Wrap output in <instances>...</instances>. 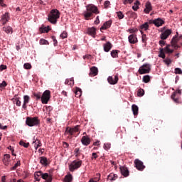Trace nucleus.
I'll return each mask as SVG.
<instances>
[{"label":"nucleus","mask_w":182,"mask_h":182,"mask_svg":"<svg viewBox=\"0 0 182 182\" xmlns=\"http://www.w3.org/2000/svg\"><path fill=\"white\" fill-rule=\"evenodd\" d=\"M49 31H50V28L49 26L45 27L43 28V32H46V33H48V32H49Z\"/></svg>","instance_id":"bf43d9fd"},{"label":"nucleus","mask_w":182,"mask_h":182,"mask_svg":"<svg viewBox=\"0 0 182 182\" xmlns=\"http://www.w3.org/2000/svg\"><path fill=\"white\" fill-rule=\"evenodd\" d=\"M63 146L65 149H68L69 147V144L68 142H63Z\"/></svg>","instance_id":"e2e57ef3"},{"label":"nucleus","mask_w":182,"mask_h":182,"mask_svg":"<svg viewBox=\"0 0 182 182\" xmlns=\"http://www.w3.org/2000/svg\"><path fill=\"white\" fill-rule=\"evenodd\" d=\"M92 160H93V159L95 160H96V159H97V157H98L97 153H95V152L92 153Z\"/></svg>","instance_id":"6e6d98bb"},{"label":"nucleus","mask_w":182,"mask_h":182,"mask_svg":"<svg viewBox=\"0 0 182 182\" xmlns=\"http://www.w3.org/2000/svg\"><path fill=\"white\" fill-rule=\"evenodd\" d=\"M23 68L24 69H32V65H31V63H25L23 65Z\"/></svg>","instance_id":"8fccbe9b"},{"label":"nucleus","mask_w":182,"mask_h":182,"mask_svg":"<svg viewBox=\"0 0 182 182\" xmlns=\"http://www.w3.org/2000/svg\"><path fill=\"white\" fill-rule=\"evenodd\" d=\"M141 33L142 35L141 41H142L143 43H146V42L147 41V36H146V34L143 33V31H141Z\"/></svg>","instance_id":"58836bf2"},{"label":"nucleus","mask_w":182,"mask_h":182,"mask_svg":"<svg viewBox=\"0 0 182 182\" xmlns=\"http://www.w3.org/2000/svg\"><path fill=\"white\" fill-rule=\"evenodd\" d=\"M171 29H166L161 34V39H162V41L167 39V38L171 35Z\"/></svg>","instance_id":"2eb2a0df"},{"label":"nucleus","mask_w":182,"mask_h":182,"mask_svg":"<svg viewBox=\"0 0 182 182\" xmlns=\"http://www.w3.org/2000/svg\"><path fill=\"white\" fill-rule=\"evenodd\" d=\"M151 11H153V6H151V3L150 1H147L145 4L144 12L145 14H150Z\"/></svg>","instance_id":"dca6fc26"},{"label":"nucleus","mask_w":182,"mask_h":182,"mask_svg":"<svg viewBox=\"0 0 182 182\" xmlns=\"http://www.w3.org/2000/svg\"><path fill=\"white\" fill-rule=\"evenodd\" d=\"M120 172L124 177H129V169L126 166H120Z\"/></svg>","instance_id":"6ab92c4d"},{"label":"nucleus","mask_w":182,"mask_h":182,"mask_svg":"<svg viewBox=\"0 0 182 182\" xmlns=\"http://www.w3.org/2000/svg\"><path fill=\"white\" fill-rule=\"evenodd\" d=\"M110 5L109 1H105L104 3V6L105 9H107L109 8V6Z\"/></svg>","instance_id":"603ef678"},{"label":"nucleus","mask_w":182,"mask_h":182,"mask_svg":"<svg viewBox=\"0 0 182 182\" xmlns=\"http://www.w3.org/2000/svg\"><path fill=\"white\" fill-rule=\"evenodd\" d=\"M100 21L99 20V16H97L96 20L94 21V23H95V25H99Z\"/></svg>","instance_id":"680f3d73"},{"label":"nucleus","mask_w":182,"mask_h":182,"mask_svg":"<svg viewBox=\"0 0 182 182\" xmlns=\"http://www.w3.org/2000/svg\"><path fill=\"white\" fill-rule=\"evenodd\" d=\"M60 38H62V39H65L66 38H68V32L66 31H63L61 34H60Z\"/></svg>","instance_id":"09e8293b"},{"label":"nucleus","mask_w":182,"mask_h":182,"mask_svg":"<svg viewBox=\"0 0 182 182\" xmlns=\"http://www.w3.org/2000/svg\"><path fill=\"white\" fill-rule=\"evenodd\" d=\"M8 149H9V150H11V151L12 153V156H16V154H14V148H12L11 146H9L8 147Z\"/></svg>","instance_id":"0e129e2a"},{"label":"nucleus","mask_w":182,"mask_h":182,"mask_svg":"<svg viewBox=\"0 0 182 182\" xmlns=\"http://www.w3.org/2000/svg\"><path fill=\"white\" fill-rule=\"evenodd\" d=\"M49 100H50V92L47 90L43 93L41 96V102L43 105H48Z\"/></svg>","instance_id":"6e6552de"},{"label":"nucleus","mask_w":182,"mask_h":182,"mask_svg":"<svg viewBox=\"0 0 182 182\" xmlns=\"http://www.w3.org/2000/svg\"><path fill=\"white\" fill-rule=\"evenodd\" d=\"M3 31L6 32V33H14V28L11 26L3 27Z\"/></svg>","instance_id":"7c9ffc66"},{"label":"nucleus","mask_w":182,"mask_h":182,"mask_svg":"<svg viewBox=\"0 0 182 182\" xmlns=\"http://www.w3.org/2000/svg\"><path fill=\"white\" fill-rule=\"evenodd\" d=\"M149 23H154L156 28H160V26H163V25H164V21L161 18H158L156 19L149 21Z\"/></svg>","instance_id":"f8f14e48"},{"label":"nucleus","mask_w":182,"mask_h":182,"mask_svg":"<svg viewBox=\"0 0 182 182\" xmlns=\"http://www.w3.org/2000/svg\"><path fill=\"white\" fill-rule=\"evenodd\" d=\"M29 100H31V97H29V95H24L23 96V104L22 107L26 109V105H28V103H29Z\"/></svg>","instance_id":"4be33fe9"},{"label":"nucleus","mask_w":182,"mask_h":182,"mask_svg":"<svg viewBox=\"0 0 182 182\" xmlns=\"http://www.w3.org/2000/svg\"><path fill=\"white\" fill-rule=\"evenodd\" d=\"M40 45H49V42L46 39L41 38L40 40Z\"/></svg>","instance_id":"a18cd8bd"},{"label":"nucleus","mask_w":182,"mask_h":182,"mask_svg":"<svg viewBox=\"0 0 182 182\" xmlns=\"http://www.w3.org/2000/svg\"><path fill=\"white\" fill-rule=\"evenodd\" d=\"M177 42H178V38H177V36H175L173 37V38L171 41L172 46L175 48H178V46H177Z\"/></svg>","instance_id":"a878e982"},{"label":"nucleus","mask_w":182,"mask_h":182,"mask_svg":"<svg viewBox=\"0 0 182 182\" xmlns=\"http://www.w3.org/2000/svg\"><path fill=\"white\" fill-rule=\"evenodd\" d=\"M83 59H90V58H92V55L87 54V55H83Z\"/></svg>","instance_id":"338daca9"},{"label":"nucleus","mask_w":182,"mask_h":182,"mask_svg":"<svg viewBox=\"0 0 182 182\" xmlns=\"http://www.w3.org/2000/svg\"><path fill=\"white\" fill-rule=\"evenodd\" d=\"M181 96V90H176L171 95V99L175 103H180V97Z\"/></svg>","instance_id":"1a4fd4ad"},{"label":"nucleus","mask_w":182,"mask_h":182,"mask_svg":"<svg viewBox=\"0 0 182 182\" xmlns=\"http://www.w3.org/2000/svg\"><path fill=\"white\" fill-rule=\"evenodd\" d=\"M19 144L20 146H23V147H25L26 149H28V147H29V142L25 143L23 141H20Z\"/></svg>","instance_id":"ea45409f"},{"label":"nucleus","mask_w":182,"mask_h":182,"mask_svg":"<svg viewBox=\"0 0 182 182\" xmlns=\"http://www.w3.org/2000/svg\"><path fill=\"white\" fill-rule=\"evenodd\" d=\"M147 29H149L148 22H146L144 24L140 26V32H141V31H147Z\"/></svg>","instance_id":"72a5a7b5"},{"label":"nucleus","mask_w":182,"mask_h":182,"mask_svg":"<svg viewBox=\"0 0 182 182\" xmlns=\"http://www.w3.org/2000/svg\"><path fill=\"white\" fill-rule=\"evenodd\" d=\"M170 45H167L164 48H160L159 51V58H161L162 59H166V54H164V52L166 53H173L174 52V50L170 49Z\"/></svg>","instance_id":"423d86ee"},{"label":"nucleus","mask_w":182,"mask_h":182,"mask_svg":"<svg viewBox=\"0 0 182 182\" xmlns=\"http://www.w3.org/2000/svg\"><path fill=\"white\" fill-rule=\"evenodd\" d=\"M134 164H135L136 168L139 171H143V170L146 168V166L143 164V161H140L139 159H135Z\"/></svg>","instance_id":"9b49d317"},{"label":"nucleus","mask_w":182,"mask_h":182,"mask_svg":"<svg viewBox=\"0 0 182 182\" xmlns=\"http://www.w3.org/2000/svg\"><path fill=\"white\" fill-rule=\"evenodd\" d=\"M14 103H16V106L20 107L21 105V100H19V97H16L14 99Z\"/></svg>","instance_id":"c03bdc74"},{"label":"nucleus","mask_w":182,"mask_h":182,"mask_svg":"<svg viewBox=\"0 0 182 182\" xmlns=\"http://www.w3.org/2000/svg\"><path fill=\"white\" fill-rule=\"evenodd\" d=\"M11 159V155L6 154L4 155V159H3V163L5 164V166H8L9 164V160Z\"/></svg>","instance_id":"393cba45"},{"label":"nucleus","mask_w":182,"mask_h":182,"mask_svg":"<svg viewBox=\"0 0 182 182\" xmlns=\"http://www.w3.org/2000/svg\"><path fill=\"white\" fill-rule=\"evenodd\" d=\"M79 150H80L79 148H76V149H75V151H74L75 154H76V155H75L76 157H77V156H78V154H79Z\"/></svg>","instance_id":"69168bd1"},{"label":"nucleus","mask_w":182,"mask_h":182,"mask_svg":"<svg viewBox=\"0 0 182 182\" xmlns=\"http://www.w3.org/2000/svg\"><path fill=\"white\" fill-rule=\"evenodd\" d=\"M103 48L105 52H110L113 48V45L109 41H107L106 43L103 44Z\"/></svg>","instance_id":"a211bd4d"},{"label":"nucleus","mask_w":182,"mask_h":182,"mask_svg":"<svg viewBox=\"0 0 182 182\" xmlns=\"http://www.w3.org/2000/svg\"><path fill=\"white\" fill-rule=\"evenodd\" d=\"M107 180H109L110 181H114L117 180V174L110 173L107 177Z\"/></svg>","instance_id":"c756f323"},{"label":"nucleus","mask_w":182,"mask_h":182,"mask_svg":"<svg viewBox=\"0 0 182 182\" xmlns=\"http://www.w3.org/2000/svg\"><path fill=\"white\" fill-rule=\"evenodd\" d=\"M142 80L144 83H149L150 82V75H144Z\"/></svg>","instance_id":"e433bc0d"},{"label":"nucleus","mask_w":182,"mask_h":182,"mask_svg":"<svg viewBox=\"0 0 182 182\" xmlns=\"http://www.w3.org/2000/svg\"><path fill=\"white\" fill-rule=\"evenodd\" d=\"M87 33L90 35V36H92V38H95L96 36V28L95 27H91L87 28Z\"/></svg>","instance_id":"412c9836"},{"label":"nucleus","mask_w":182,"mask_h":182,"mask_svg":"<svg viewBox=\"0 0 182 182\" xmlns=\"http://www.w3.org/2000/svg\"><path fill=\"white\" fill-rule=\"evenodd\" d=\"M127 15H128L129 18H133V19H137V14L136 12H134L133 11H127Z\"/></svg>","instance_id":"bb28decb"},{"label":"nucleus","mask_w":182,"mask_h":182,"mask_svg":"<svg viewBox=\"0 0 182 182\" xmlns=\"http://www.w3.org/2000/svg\"><path fill=\"white\" fill-rule=\"evenodd\" d=\"M140 5V1L139 0H136L135 3H134V6H132L133 11L135 12L137 11V9H139L140 7L139 6Z\"/></svg>","instance_id":"473e14b6"},{"label":"nucleus","mask_w":182,"mask_h":182,"mask_svg":"<svg viewBox=\"0 0 182 182\" xmlns=\"http://www.w3.org/2000/svg\"><path fill=\"white\" fill-rule=\"evenodd\" d=\"M137 96H139V97H141V96H144V90L141 88L138 90Z\"/></svg>","instance_id":"4c0bfd02"},{"label":"nucleus","mask_w":182,"mask_h":182,"mask_svg":"<svg viewBox=\"0 0 182 182\" xmlns=\"http://www.w3.org/2000/svg\"><path fill=\"white\" fill-rule=\"evenodd\" d=\"M119 53H120V50H112L111 51V56H112V58H119Z\"/></svg>","instance_id":"2f4dec72"},{"label":"nucleus","mask_w":182,"mask_h":182,"mask_svg":"<svg viewBox=\"0 0 182 182\" xmlns=\"http://www.w3.org/2000/svg\"><path fill=\"white\" fill-rule=\"evenodd\" d=\"M19 166H21V161L18 160L17 161L16 164H15V165L11 168V170H16Z\"/></svg>","instance_id":"a19ab883"},{"label":"nucleus","mask_w":182,"mask_h":182,"mask_svg":"<svg viewBox=\"0 0 182 182\" xmlns=\"http://www.w3.org/2000/svg\"><path fill=\"white\" fill-rule=\"evenodd\" d=\"M165 63H166V65H170L171 63V60L170 58H167L166 60H165Z\"/></svg>","instance_id":"774afa93"},{"label":"nucleus","mask_w":182,"mask_h":182,"mask_svg":"<svg viewBox=\"0 0 182 182\" xmlns=\"http://www.w3.org/2000/svg\"><path fill=\"white\" fill-rule=\"evenodd\" d=\"M9 19V14L6 13L4 15L2 16L1 17V20L2 21H8V20Z\"/></svg>","instance_id":"79ce46f5"},{"label":"nucleus","mask_w":182,"mask_h":182,"mask_svg":"<svg viewBox=\"0 0 182 182\" xmlns=\"http://www.w3.org/2000/svg\"><path fill=\"white\" fill-rule=\"evenodd\" d=\"M60 18V12L58 9H52L48 16V21L53 25L58 23V19Z\"/></svg>","instance_id":"f03ea898"},{"label":"nucleus","mask_w":182,"mask_h":182,"mask_svg":"<svg viewBox=\"0 0 182 182\" xmlns=\"http://www.w3.org/2000/svg\"><path fill=\"white\" fill-rule=\"evenodd\" d=\"M41 178L46 180L47 182H52V176L48 173H43L42 171H38L34 173V178L36 181H41Z\"/></svg>","instance_id":"7ed1b4c3"},{"label":"nucleus","mask_w":182,"mask_h":182,"mask_svg":"<svg viewBox=\"0 0 182 182\" xmlns=\"http://www.w3.org/2000/svg\"><path fill=\"white\" fill-rule=\"evenodd\" d=\"M139 30L137 28H132V29H129V32L131 33H136V32H137Z\"/></svg>","instance_id":"4d7b16f0"},{"label":"nucleus","mask_w":182,"mask_h":182,"mask_svg":"<svg viewBox=\"0 0 182 182\" xmlns=\"http://www.w3.org/2000/svg\"><path fill=\"white\" fill-rule=\"evenodd\" d=\"M159 45L161 47L164 46V45H166V41H164L163 40L159 41Z\"/></svg>","instance_id":"052dcab7"},{"label":"nucleus","mask_w":182,"mask_h":182,"mask_svg":"<svg viewBox=\"0 0 182 182\" xmlns=\"http://www.w3.org/2000/svg\"><path fill=\"white\" fill-rule=\"evenodd\" d=\"M117 17L119 18V19H123V18H124V15L123 14V13L122 11H117Z\"/></svg>","instance_id":"49530a36"},{"label":"nucleus","mask_w":182,"mask_h":182,"mask_svg":"<svg viewBox=\"0 0 182 182\" xmlns=\"http://www.w3.org/2000/svg\"><path fill=\"white\" fill-rule=\"evenodd\" d=\"M93 14L97 15V14H99V10L96 6L89 4L86 6V11L83 12L82 15L85 21H89V19H92L93 18Z\"/></svg>","instance_id":"f257e3e1"},{"label":"nucleus","mask_w":182,"mask_h":182,"mask_svg":"<svg viewBox=\"0 0 182 182\" xmlns=\"http://www.w3.org/2000/svg\"><path fill=\"white\" fill-rule=\"evenodd\" d=\"M72 180H73L72 176L70 174L67 175L65 176L64 182H71Z\"/></svg>","instance_id":"c9c22d12"},{"label":"nucleus","mask_w":182,"mask_h":182,"mask_svg":"<svg viewBox=\"0 0 182 182\" xmlns=\"http://www.w3.org/2000/svg\"><path fill=\"white\" fill-rule=\"evenodd\" d=\"M82 166V161H73L70 165V171H75V170H77V168H80Z\"/></svg>","instance_id":"9d476101"},{"label":"nucleus","mask_w":182,"mask_h":182,"mask_svg":"<svg viewBox=\"0 0 182 182\" xmlns=\"http://www.w3.org/2000/svg\"><path fill=\"white\" fill-rule=\"evenodd\" d=\"M175 73L176 75H182V70L181 68H175Z\"/></svg>","instance_id":"3c124183"},{"label":"nucleus","mask_w":182,"mask_h":182,"mask_svg":"<svg viewBox=\"0 0 182 182\" xmlns=\"http://www.w3.org/2000/svg\"><path fill=\"white\" fill-rule=\"evenodd\" d=\"M150 70H151V65L146 63L139 68L138 72L139 75H146V73H150Z\"/></svg>","instance_id":"0eeeda50"},{"label":"nucleus","mask_w":182,"mask_h":182,"mask_svg":"<svg viewBox=\"0 0 182 182\" xmlns=\"http://www.w3.org/2000/svg\"><path fill=\"white\" fill-rule=\"evenodd\" d=\"M40 163L43 166H48V158L45 156L40 157Z\"/></svg>","instance_id":"c85d7f7f"},{"label":"nucleus","mask_w":182,"mask_h":182,"mask_svg":"<svg viewBox=\"0 0 182 182\" xmlns=\"http://www.w3.org/2000/svg\"><path fill=\"white\" fill-rule=\"evenodd\" d=\"M112 20H109L104 23L103 26L100 28V31H106V29H109L110 26H112Z\"/></svg>","instance_id":"aec40b11"},{"label":"nucleus","mask_w":182,"mask_h":182,"mask_svg":"<svg viewBox=\"0 0 182 182\" xmlns=\"http://www.w3.org/2000/svg\"><path fill=\"white\" fill-rule=\"evenodd\" d=\"M81 143L83 146H89L90 144V138L88 136H83L81 139Z\"/></svg>","instance_id":"f3484780"},{"label":"nucleus","mask_w":182,"mask_h":182,"mask_svg":"<svg viewBox=\"0 0 182 182\" xmlns=\"http://www.w3.org/2000/svg\"><path fill=\"white\" fill-rule=\"evenodd\" d=\"M8 86V84H6V82L3 81L2 83L0 84V90H4L5 87Z\"/></svg>","instance_id":"37998d69"},{"label":"nucleus","mask_w":182,"mask_h":182,"mask_svg":"<svg viewBox=\"0 0 182 182\" xmlns=\"http://www.w3.org/2000/svg\"><path fill=\"white\" fill-rule=\"evenodd\" d=\"M26 124H27V126H29V127L39 126V124H41V120H39V118L38 117H27L26 119Z\"/></svg>","instance_id":"20e7f679"},{"label":"nucleus","mask_w":182,"mask_h":182,"mask_svg":"<svg viewBox=\"0 0 182 182\" xmlns=\"http://www.w3.org/2000/svg\"><path fill=\"white\" fill-rule=\"evenodd\" d=\"M111 144L109 143L104 144V149L105 150H109L110 149Z\"/></svg>","instance_id":"864d4df0"},{"label":"nucleus","mask_w":182,"mask_h":182,"mask_svg":"<svg viewBox=\"0 0 182 182\" xmlns=\"http://www.w3.org/2000/svg\"><path fill=\"white\" fill-rule=\"evenodd\" d=\"M132 110L133 112L134 116H137V114H139V107H137V105H132Z\"/></svg>","instance_id":"cd10ccee"},{"label":"nucleus","mask_w":182,"mask_h":182,"mask_svg":"<svg viewBox=\"0 0 182 182\" xmlns=\"http://www.w3.org/2000/svg\"><path fill=\"white\" fill-rule=\"evenodd\" d=\"M98 72H99V70H97V68L92 67L90 68V76H91L92 77L93 76H97Z\"/></svg>","instance_id":"5701e85b"},{"label":"nucleus","mask_w":182,"mask_h":182,"mask_svg":"<svg viewBox=\"0 0 182 182\" xmlns=\"http://www.w3.org/2000/svg\"><path fill=\"white\" fill-rule=\"evenodd\" d=\"M33 144H34V148L36 150H38L39 147L42 146V142H41V140L38 139H34Z\"/></svg>","instance_id":"b1692460"},{"label":"nucleus","mask_w":182,"mask_h":182,"mask_svg":"<svg viewBox=\"0 0 182 182\" xmlns=\"http://www.w3.org/2000/svg\"><path fill=\"white\" fill-rule=\"evenodd\" d=\"M79 125L75 126L74 128L68 127L65 129V135L66 136L68 134L70 139H72V137L75 136V133H77V132H79Z\"/></svg>","instance_id":"39448f33"},{"label":"nucleus","mask_w":182,"mask_h":182,"mask_svg":"<svg viewBox=\"0 0 182 182\" xmlns=\"http://www.w3.org/2000/svg\"><path fill=\"white\" fill-rule=\"evenodd\" d=\"M34 97H36V99L37 100H39L40 99H42V95H41V92L38 93H34L33 94Z\"/></svg>","instance_id":"de8ad7c7"},{"label":"nucleus","mask_w":182,"mask_h":182,"mask_svg":"<svg viewBox=\"0 0 182 182\" xmlns=\"http://www.w3.org/2000/svg\"><path fill=\"white\" fill-rule=\"evenodd\" d=\"M107 80L109 85H116L119 82V76L117 75H114V77H112V76H109L107 78Z\"/></svg>","instance_id":"ddd939ff"},{"label":"nucleus","mask_w":182,"mask_h":182,"mask_svg":"<svg viewBox=\"0 0 182 182\" xmlns=\"http://www.w3.org/2000/svg\"><path fill=\"white\" fill-rule=\"evenodd\" d=\"M128 41L129 43L134 45V43H137L139 41L137 40V35L136 34H131L128 37Z\"/></svg>","instance_id":"4468645a"},{"label":"nucleus","mask_w":182,"mask_h":182,"mask_svg":"<svg viewBox=\"0 0 182 182\" xmlns=\"http://www.w3.org/2000/svg\"><path fill=\"white\" fill-rule=\"evenodd\" d=\"M52 39L54 42V46H58V40H56V37L55 36H52Z\"/></svg>","instance_id":"5fc2aeb1"},{"label":"nucleus","mask_w":182,"mask_h":182,"mask_svg":"<svg viewBox=\"0 0 182 182\" xmlns=\"http://www.w3.org/2000/svg\"><path fill=\"white\" fill-rule=\"evenodd\" d=\"M6 69V65H0V72H2V70H5Z\"/></svg>","instance_id":"13d9d810"},{"label":"nucleus","mask_w":182,"mask_h":182,"mask_svg":"<svg viewBox=\"0 0 182 182\" xmlns=\"http://www.w3.org/2000/svg\"><path fill=\"white\" fill-rule=\"evenodd\" d=\"M80 96H82V90L77 88L75 90V97H80Z\"/></svg>","instance_id":"f704fd0d"}]
</instances>
